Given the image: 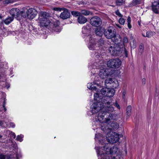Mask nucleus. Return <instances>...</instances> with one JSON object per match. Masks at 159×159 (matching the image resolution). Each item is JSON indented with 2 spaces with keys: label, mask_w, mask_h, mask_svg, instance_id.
Here are the masks:
<instances>
[{
  "label": "nucleus",
  "mask_w": 159,
  "mask_h": 159,
  "mask_svg": "<svg viewBox=\"0 0 159 159\" xmlns=\"http://www.w3.org/2000/svg\"><path fill=\"white\" fill-rule=\"evenodd\" d=\"M152 9L155 13L156 14L159 13V0H155L152 3Z\"/></svg>",
  "instance_id": "nucleus-17"
},
{
  "label": "nucleus",
  "mask_w": 159,
  "mask_h": 159,
  "mask_svg": "<svg viewBox=\"0 0 159 159\" xmlns=\"http://www.w3.org/2000/svg\"><path fill=\"white\" fill-rule=\"evenodd\" d=\"M72 15L74 16H80L81 13L77 11H72L71 12Z\"/></svg>",
  "instance_id": "nucleus-35"
},
{
  "label": "nucleus",
  "mask_w": 159,
  "mask_h": 159,
  "mask_svg": "<svg viewBox=\"0 0 159 159\" xmlns=\"http://www.w3.org/2000/svg\"><path fill=\"white\" fill-rule=\"evenodd\" d=\"M118 116L116 114H110L108 115L107 117H105L103 120L97 123L96 121L94 120L92 123L93 127H97L98 125L101 126V129L105 131L107 130H115L118 129L119 125L115 122H111L112 120H116L118 119Z\"/></svg>",
  "instance_id": "nucleus-1"
},
{
  "label": "nucleus",
  "mask_w": 159,
  "mask_h": 159,
  "mask_svg": "<svg viewBox=\"0 0 159 159\" xmlns=\"http://www.w3.org/2000/svg\"><path fill=\"white\" fill-rule=\"evenodd\" d=\"M38 18L39 25L42 27H47L51 25L52 23L48 18L47 13L45 12L41 11L39 13Z\"/></svg>",
  "instance_id": "nucleus-6"
},
{
  "label": "nucleus",
  "mask_w": 159,
  "mask_h": 159,
  "mask_svg": "<svg viewBox=\"0 0 159 159\" xmlns=\"http://www.w3.org/2000/svg\"><path fill=\"white\" fill-rule=\"evenodd\" d=\"M21 11H20V10L16 8H13L10 11V13L11 15V17H13V18L15 17L16 18L17 20H19V19L18 18L21 14Z\"/></svg>",
  "instance_id": "nucleus-16"
},
{
  "label": "nucleus",
  "mask_w": 159,
  "mask_h": 159,
  "mask_svg": "<svg viewBox=\"0 0 159 159\" xmlns=\"http://www.w3.org/2000/svg\"><path fill=\"white\" fill-rule=\"evenodd\" d=\"M131 107L130 106L127 107L126 109V118H129L131 114Z\"/></svg>",
  "instance_id": "nucleus-27"
},
{
  "label": "nucleus",
  "mask_w": 159,
  "mask_h": 159,
  "mask_svg": "<svg viewBox=\"0 0 159 159\" xmlns=\"http://www.w3.org/2000/svg\"><path fill=\"white\" fill-rule=\"evenodd\" d=\"M90 31V28L89 26H84L82 28V32L84 34L88 33Z\"/></svg>",
  "instance_id": "nucleus-26"
},
{
  "label": "nucleus",
  "mask_w": 159,
  "mask_h": 159,
  "mask_svg": "<svg viewBox=\"0 0 159 159\" xmlns=\"http://www.w3.org/2000/svg\"><path fill=\"white\" fill-rule=\"evenodd\" d=\"M115 13L116 15L119 17H121L123 16L120 13L118 10L116 11Z\"/></svg>",
  "instance_id": "nucleus-38"
},
{
  "label": "nucleus",
  "mask_w": 159,
  "mask_h": 159,
  "mask_svg": "<svg viewBox=\"0 0 159 159\" xmlns=\"http://www.w3.org/2000/svg\"><path fill=\"white\" fill-rule=\"evenodd\" d=\"M121 64V60L118 58L112 59L107 61V66L111 68H118Z\"/></svg>",
  "instance_id": "nucleus-12"
},
{
  "label": "nucleus",
  "mask_w": 159,
  "mask_h": 159,
  "mask_svg": "<svg viewBox=\"0 0 159 159\" xmlns=\"http://www.w3.org/2000/svg\"><path fill=\"white\" fill-rule=\"evenodd\" d=\"M118 86V81L116 79L114 80V82L110 85V87L112 88L110 89L106 87L102 89L101 90V94L107 97H112L115 92L114 89L116 88Z\"/></svg>",
  "instance_id": "nucleus-4"
},
{
  "label": "nucleus",
  "mask_w": 159,
  "mask_h": 159,
  "mask_svg": "<svg viewBox=\"0 0 159 159\" xmlns=\"http://www.w3.org/2000/svg\"><path fill=\"white\" fill-rule=\"evenodd\" d=\"M111 97H107L105 96L102 97V100L104 102L103 107L102 109V111L98 113V120L95 119L97 123H99L104 119V118L107 117L108 115L110 114L114 111V108L112 106L114 103L113 102V99L111 98Z\"/></svg>",
  "instance_id": "nucleus-2"
},
{
  "label": "nucleus",
  "mask_w": 159,
  "mask_h": 159,
  "mask_svg": "<svg viewBox=\"0 0 159 159\" xmlns=\"http://www.w3.org/2000/svg\"><path fill=\"white\" fill-rule=\"evenodd\" d=\"M95 149L96 150L98 156V152L97 151L98 150L100 151L101 153H102V154H104L105 156L108 157L110 158L109 156L106 155V154L111 155V147L110 146V144L108 143L106 144L103 148L101 146H96L95 147Z\"/></svg>",
  "instance_id": "nucleus-8"
},
{
  "label": "nucleus",
  "mask_w": 159,
  "mask_h": 159,
  "mask_svg": "<svg viewBox=\"0 0 159 159\" xmlns=\"http://www.w3.org/2000/svg\"><path fill=\"white\" fill-rule=\"evenodd\" d=\"M118 21H119V23L120 24H121V25H124L125 23V19H124V18H123L121 17H120L119 19V20H118Z\"/></svg>",
  "instance_id": "nucleus-34"
},
{
  "label": "nucleus",
  "mask_w": 159,
  "mask_h": 159,
  "mask_svg": "<svg viewBox=\"0 0 159 159\" xmlns=\"http://www.w3.org/2000/svg\"><path fill=\"white\" fill-rule=\"evenodd\" d=\"M111 154L113 156L120 155V154H121L122 153L120 152V150L118 149L117 147L116 146H114L112 147H111Z\"/></svg>",
  "instance_id": "nucleus-18"
},
{
  "label": "nucleus",
  "mask_w": 159,
  "mask_h": 159,
  "mask_svg": "<svg viewBox=\"0 0 159 159\" xmlns=\"http://www.w3.org/2000/svg\"><path fill=\"white\" fill-rule=\"evenodd\" d=\"M2 17L1 16V15L0 14V19H1L2 18Z\"/></svg>",
  "instance_id": "nucleus-54"
},
{
  "label": "nucleus",
  "mask_w": 159,
  "mask_h": 159,
  "mask_svg": "<svg viewBox=\"0 0 159 159\" xmlns=\"http://www.w3.org/2000/svg\"><path fill=\"white\" fill-rule=\"evenodd\" d=\"M55 11H63L60 15L61 18L63 20L67 19L69 18L70 16V14L68 10L64 8L55 7L53 9Z\"/></svg>",
  "instance_id": "nucleus-11"
},
{
  "label": "nucleus",
  "mask_w": 159,
  "mask_h": 159,
  "mask_svg": "<svg viewBox=\"0 0 159 159\" xmlns=\"http://www.w3.org/2000/svg\"><path fill=\"white\" fill-rule=\"evenodd\" d=\"M131 22V18L129 16L127 19V22L128 27L129 29H130L132 27Z\"/></svg>",
  "instance_id": "nucleus-32"
},
{
  "label": "nucleus",
  "mask_w": 159,
  "mask_h": 159,
  "mask_svg": "<svg viewBox=\"0 0 159 159\" xmlns=\"http://www.w3.org/2000/svg\"><path fill=\"white\" fill-rule=\"evenodd\" d=\"M10 137L11 138L15 139V138H16L15 134L14 132H10Z\"/></svg>",
  "instance_id": "nucleus-40"
},
{
  "label": "nucleus",
  "mask_w": 159,
  "mask_h": 159,
  "mask_svg": "<svg viewBox=\"0 0 159 159\" xmlns=\"http://www.w3.org/2000/svg\"><path fill=\"white\" fill-rule=\"evenodd\" d=\"M105 36L108 39L114 38L115 42L119 43L121 40V38L120 36L116 37V31L113 29L112 27H110L107 30H105L104 32Z\"/></svg>",
  "instance_id": "nucleus-5"
},
{
  "label": "nucleus",
  "mask_w": 159,
  "mask_h": 159,
  "mask_svg": "<svg viewBox=\"0 0 159 159\" xmlns=\"http://www.w3.org/2000/svg\"><path fill=\"white\" fill-rule=\"evenodd\" d=\"M5 157L2 154H0V159H5Z\"/></svg>",
  "instance_id": "nucleus-45"
},
{
  "label": "nucleus",
  "mask_w": 159,
  "mask_h": 159,
  "mask_svg": "<svg viewBox=\"0 0 159 159\" xmlns=\"http://www.w3.org/2000/svg\"><path fill=\"white\" fill-rule=\"evenodd\" d=\"M94 97V102L91 106L90 111L93 114H96L100 111H102L104 103L102 100V97L98 93H95Z\"/></svg>",
  "instance_id": "nucleus-3"
},
{
  "label": "nucleus",
  "mask_w": 159,
  "mask_h": 159,
  "mask_svg": "<svg viewBox=\"0 0 159 159\" xmlns=\"http://www.w3.org/2000/svg\"><path fill=\"white\" fill-rule=\"evenodd\" d=\"M116 3L117 6H120L124 3V1L123 0H117Z\"/></svg>",
  "instance_id": "nucleus-33"
},
{
  "label": "nucleus",
  "mask_w": 159,
  "mask_h": 159,
  "mask_svg": "<svg viewBox=\"0 0 159 159\" xmlns=\"http://www.w3.org/2000/svg\"><path fill=\"white\" fill-rule=\"evenodd\" d=\"M122 135L115 132L110 131L108 132L106 135V139L108 142L115 143L119 141V139Z\"/></svg>",
  "instance_id": "nucleus-7"
},
{
  "label": "nucleus",
  "mask_w": 159,
  "mask_h": 159,
  "mask_svg": "<svg viewBox=\"0 0 159 159\" xmlns=\"http://www.w3.org/2000/svg\"><path fill=\"white\" fill-rule=\"evenodd\" d=\"M85 40L88 42V47L89 49L95 48L96 46V41L93 38V36L88 35L85 39Z\"/></svg>",
  "instance_id": "nucleus-13"
},
{
  "label": "nucleus",
  "mask_w": 159,
  "mask_h": 159,
  "mask_svg": "<svg viewBox=\"0 0 159 159\" xmlns=\"http://www.w3.org/2000/svg\"><path fill=\"white\" fill-rule=\"evenodd\" d=\"M115 48H114V46H113V47L112 46H110V48H109V49H114V50Z\"/></svg>",
  "instance_id": "nucleus-52"
},
{
  "label": "nucleus",
  "mask_w": 159,
  "mask_h": 159,
  "mask_svg": "<svg viewBox=\"0 0 159 159\" xmlns=\"http://www.w3.org/2000/svg\"><path fill=\"white\" fill-rule=\"evenodd\" d=\"M111 159H123L122 157H121V154L120 155H118L116 156H113L111 157Z\"/></svg>",
  "instance_id": "nucleus-37"
},
{
  "label": "nucleus",
  "mask_w": 159,
  "mask_h": 159,
  "mask_svg": "<svg viewBox=\"0 0 159 159\" xmlns=\"http://www.w3.org/2000/svg\"><path fill=\"white\" fill-rule=\"evenodd\" d=\"M116 26L118 27L119 28L121 29V27L120 26L119 24H116Z\"/></svg>",
  "instance_id": "nucleus-49"
},
{
  "label": "nucleus",
  "mask_w": 159,
  "mask_h": 159,
  "mask_svg": "<svg viewBox=\"0 0 159 159\" xmlns=\"http://www.w3.org/2000/svg\"><path fill=\"white\" fill-rule=\"evenodd\" d=\"M115 79L109 78L105 80V84L107 86H110L111 85L112 83L114 82Z\"/></svg>",
  "instance_id": "nucleus-25"
},
{
  "label": "nucleus",
  "mask_w": 159,
  "mask_h": 159,
  "mask_svg": "<svg viewBox=\"0 0 159 159\" xmlns=\"http://www.w3.org/2000/svg\"><path fill=\"white\" fill-rule=\"evenodd\" d=\"M10 126L14 128L15 127V125L14 123H10L9 124Z\"/></svg>",
  "instance_id": "nucleus-44"
},
{
  "label": "nucleus",
  "mask_w": 159,
  "mask_h": 159,
  "mask_svg": "<svg viewBox=\"0 0 159 159\" xmlns=\"http://www.w3.org/2000/svg\"><path fill=\"white\" fill-rule=\"evenodd\" d=\"M95 140L96 141H98L102 144L105 141V139L102 135L100 134H96Z\"/></svg>",
  "instance_id": "nucleus-19"
},
{
  "label": "nucleus",
  "mask_w": 159,
  "mask_h": 159,
  "mask_svg": "<svg viewBox=\"0 0 159 159\" xmlns=\"http://www.w3.org/2000/svg\"><path fill=\"white\" fill-rule=\"evenodd\" d=\"M59 25L60 22L58 20H56L53 23V29L56 32H59L61 31V29H59Z\"/></svg>",
  "instance_id": "nucleus-20"
},
{
  "label": "nucleus",
  "mask_w": 159,
  "mask_h": 159,
  "mask_svg": "<svg viewBox=\"0 0 159 159\" xmlns=\"http://www.w3.org/2000/svg\"><path fill=\"white\" fill-rule=\"evenodd\" d=\"M21 16L24 18H27L30 20L34 18L37 15V12L34 9L30 8L26 11L25 13L21 11Z\"/></svg>",
  "instance_id": "nucleus-9"
},
{
  "label": "nucleus",
  "mask_w": 159,
  "mask_h": 159,
  "mask_svg": "<svg viewBox=\"0 0 159 159\" xmlns=\"http://www.w3.org/2000/svg\"><path fill=\"white\" fill-rule=\"evenodd\" d=\"M102 23L100 18L98 16H94L90 20V23L93 26L98 27L100 26Z\"/></svg>",
  "instance_id": "nucleus-15"
},
{
  "label": "nucleus",
  "mask_w": 159,
  "mask_h": 159,
  "mask_svg": "<svg viewBox=\"0 0 159 159\" xmlns=\"http://www.w3.org/2000/svg\"><path fill=\"white\" fill-rule=\"evenodd\" d=\"M2 22H1L0 23V25H2Z\"/></svg>",
  "instance_id": "nucleus-55"
},
{
  "label": "nucleus",
  "mask_w": 159,
  "mask_h": 159,
  "mask_svg": "<svg viewBox=\"0 0 159 159\" xmlns=\"http://www.w3.org/2000/svg\"><path fill=\"white\" fill-rule=\"evenodd\" d=\"M2 137V136L0 134V138Z\"/></svg>",
  "instance_id": "nucleus-56"
},
{
  "label": "nucleus",
  "mask_w": 159,
  "mask_h": 159,
  "mask_svg": "<svg viewBox=\"0 0 159 159\" xmlns=\"http://www.w3.org/2000/svg\"><path fill=\"white\" fill-rule=\"evenodd\" d=\"M98 43L101 46H103L104 44V40L102 39H100L98 42Z\"/></svg>",
  "instance_id": "nucleus-39"
},
{
  "label": "nucleus",
  "mask_w": 159,
  "mask_h": 159,
  "mask_svg": "<svg viewBox=\"0 0 159 159\" xmlns=\"http://www.w3.org/2000/svg\"><path fill=\"white\" fill-rule=\"evenodd\" d=\"M131 38V41L130 42V44L132 48L133 49H134L136 47L135 40V39H134L133 38Z\"/></svg>",
  "instance_id": "nucleus-30"
},
{
  "label": "nucleus",
  "mask_w": 159,
  "mask_h": 159,
  "mask_svg": "<svg viewBox=\"0 0 159 159\" xmlns=\"http://www.w3.org/2000/svg\"><path fill=\"white\" fill-rule=\"evenodd\" d=\"M126 94V92L125 91H123L122 93V96H123V98L124 99L125 98V95Z\"/></svg>",
  "instance_id": "nucleus-46"
},
{
  "label": "nucleus",
  "mask_w": 159,
  "mask_h": 159,
  "mask_svg": "<svg viewBox=\"0 0 159 159\" xmlns=\"http://www.w3.org/2000/svg\"><path fill=\"white\" fill-rule=\"evenodd\" d=\"M13 20V17L9 16L4 20L3 22L6 25H8Z\"/></svg>",
  "instance_id": "nucleus-24"
},
{
  "label": "nucleus",
  "mask_w": 159,
  "mask_h": 159,
  "mask_svg": "<svg viewBox=\"0 0 159 159\" xmlns=\"http://www.w3.org/2000/svg\"><path fill=\"white\" fill-rule=\"evenodd\" d=\"M102 65H101V66L100 68H103V67H102Z\"/></svg>",
  "instance_id": "nucleus-57"
},
{
  "label": "nucleus",
  "mask_w": 159,
  "mask_h": 159,
  "mask_svg": "<svg viewBox=\"0 0 159 159\" xmlns=\"http://www.w3.org/2000/svg\"><path fill=\"white\" fill-rule=\"evenodd\" d=\"M155 34V33L154 32L152 31H147L146 32V35L143 33H142V36L145 37H148V38H150L152 36H153Z\"/></svg>",
  "instance_id": "nucleus-22"
},
{
  "label": "nucleus",
  "mask_w": 159,
  "mask_h": 159,
  "mask_svg": "<svg viewBox=\"0 0 159 159\" xmlns=\"http://www.w3.org/2000/svg\"><path fill=\"white\" fill-rule=\"evenodd\" d=\"M98 78H95V81L93 83H88L87 85V88L92 90H95L96 91H98L99 89L102 87V81H100L99 82V80L97 79Z\"/></svg>",
  "instance_id": "nucleus-10"
},
{
  "label": "nucleus",
  "mask_w": 159,
  "mask_h": 159,
  "mask_svg": "<svg viewBox=\"0 0 159 159\" xmlns=\"http://www.w3.org/2000/svg\"><path fill=\"white\" fill-rule=\"evenodd\" d=\"M128 42V38L126 37H125L123 39V43L124 45L126 43Z\"/></svg>",
  "instance_id": "nucleus-41"
},
{
  "label": "nucleus",
  "mask_w": 159,
  "mask_h": 159,
  "mask_svg": "<svg viewBox=\"0 0 159 159\" xmlns=\"http://www.w3.org/2000/svg\"><path fill=\"white\" fill-rule=\"evenodd\" d=\"M5 103H4L3 104V107L4 108V111H6L7 110V109L5 107Z\"/></svg>",
  "instance_id": "nucleus-48"
},
{
  "label": "nucleus",
  "mask_w": 159,
  "mask_h": 159,
  "mask_svg": "<svg viewBox=\"0 0 159 159\" xmlns=\"http://www.w3.org/2000/svg\"><path fill=\"white\" fill-rule=\"evenodd\" d=\"M145 78H143V79H142V81H143V83H144V84H145Z\"/></svg>",
  "instance_id": "nucleus-51"
},
{
  "label": "nucleus",
  "mask_w": 159,
  "mask_h": 159,
  "mask_svg": "<svg viewBox=\"0 0 159 159\" xmlns=\"http://www.w3.org/2000/svg\"><path fill=\"white\" fill-rule=\"evenodd\" d=\"M125 53V56L127 57L128 56V54L127 53V50H124Z\"/></svg>",
  "instance_id": "nucleus-50"
},
{
  "label": "nucleus",
  "mask_w": 159,
  "mask_h": 159,
  "mask_svg": "<svg viewBox=\"0 0 159 159\" xmlns=\"http://www.w3.org/2000/svg\"><path fill=\"white\" fill-rule=\"evenodd\" d=\"M24 136L23 135L20 134L17 136L16 137V140L20 142L22 141L23 140V138Z\"/></svg>",
  "instance_id": "nucleus-36"
},
{
  "label": "nucleus",
  "mask_w": 159,
  "mask_h": 159,
  "mask_svg": "<svg viewBox=\"0 0 159 159\" xmlns=\"http://www.w3.org/2000/svg\"><path fill=\"white\" fill-rule=\"evenodd\" d=\"M77 20L79 23L83 24L87 22V19L84 16L80 15L78 17Z\"/></svg>",
  "instance_id": "nucleus-21"
},
{
  "label": "nucleus",
  "mask_w": 159,
  "mask_h": 159,
  "mask_svg": "<svg viewBox=\"0 0 159 159\" xmlns=\"http://www.w3.org/2000/svg\"><path fill=\"white\" fill-rule=\"evenodd\" d=\"M104 29L97 28L95 30V33L97 35L101 36L103 34Z\"/></svg>",
  "instance_id": "nucleus-28"
},
{
  "label": "nucleus",
  "mask_w": 159,
  "mask_h": 159,
  "mask_svg": "<svg viewBox=\"0 0 159 159\" xmlns=\"http://www.w3.org/2000/svg\"><path fill=\"white\" fill-rule=\"evenodd\" d=\"M11 1L10 0H6L4 2V3L6 4H8L10 3Z\"/></svg>",
  "instance_id": "nucleus-43"
},
{
  "label": "nucleus",
  "mask_w": 159,
  "mask_h": 159,
  "mask_svg": "<svg viewBox=\"0 0 159 159\" xmlns=\"http://www.w3.org/2000/svg\"><path fill=\"white\" fill-rule=\"evenodd\" d=\"M111 70L108 68L101 69L99 72V77L102 79H105L111 75Z\"/></svg>",
  "instance_id": "nucleus-14"
},
{
  "label": "nucleus",
  "mask_w": 159,
  "mask_h": 159,
  "mask_svg": "<svg viewBox=\"0 0 159 159\" xmlns=\"http://www.w3.org/2000/svg\"><path fill=\"white\" fill-rule=\"evenodd\" d=\"M81 14L85 16L89 15L90 13V11L86 10H82L81 11Z\"/></svg>",
  "instance_id": "nucleus-31"
},
{
  "label": "nucleus",
  "mask_w": 159,
  "mask_h": 159,
  "mask_svg": "<svg viewBox=\"0 0 159 159\" xmlns=\"http://www.w3.org/2000/svg\"><path fill=\"white\" fill-rule=\"evenodd\" d=\"M2 124V121L0 120V126Z\"/></svg>",
  "instance_id": "nucleus-53"
},
{
  "label": "nucleus",
  "mask_w": 159,
  "mask_h": 159,
  "mask_svg": "<svg viewBox=\"0 0 159 159\" xmlns=\"http://www.w3.org/2000/svg\"><path fill=\"white\" fill-rule=\"evenodd\" d=\"M115 106L118 109H120V107L118 104L116 102L115 104Z\"/></svg>",
  "instance_id": "nucleus-42"
},
{
  "label": "nucleus",
  "mask_w": 159,
  "mask_h": 159,
  "mask_svg": "<svg viewBox=\"0 0 159 159\" xmlns=\"http://www.w3.org/2000/svg\"><path fill=\"white\" fill-rule=\"evenodd\" d=\"M141 0H135V3L137 4H139L140 3V2H141Z\"/></svg>",
  "instance_id": "nucleus-47"
},
{
  "label": "nucleus",
  "mask_w": 159,
  "mask_h": 159,
  "mask_svg": "<svg viewBox=\"0 0 159 159\" xmlns=\"http://www.w3.org/2000/svg\"><path fill=\"white\" fill-rule=\"evenodd\" d=\"M95 127H94L93 129H94ZM94 130H95V129H94Z\"/></svg>",
  "instance_id": "nucleus-58"
},
{
  "label": "nucleus",
  "mask_w": 159,
  "mask_h": 159,
  "mask_svg": "<svg viewBox=\"0 0 159 159\" xmlns=\"http://www.w3.org/2000/svg\"><path fill=\"white\" fill-rule=\"evenodd\" d=\"M98 159H110L108 157L105 156L101 153L100 151L97 150Z\"/></svg>",
  "instance_id": "nucleus-23"
},
{
  "label": "nucleus",
  "mask_w": 159,
  "mask_h": 159,
  "mask_svg": "<svg viewBox=\"0 0 159 159\" xmlns=\"http://www.w3.org/2000/svg\"><path fill=\"white\" fill-rule=\"evenodd\" d=\"M110 53L113 56H117L118 55L120 50H109Z\"/></svg>",
  "instance_id": "nucleus-29"
}]
</instances>
